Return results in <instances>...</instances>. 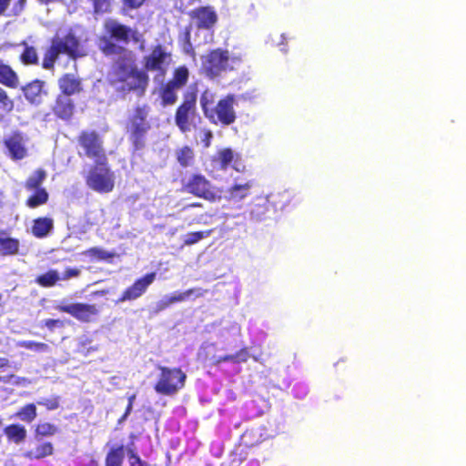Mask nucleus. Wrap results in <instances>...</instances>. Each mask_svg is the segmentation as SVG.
Returning a JSON list of instances; mask_svg holds the SVG:
<instances>
[{
  "instance_id": "obj_52",
  "label": "nucleus",
  "mask_w": 466,
  "mask_h": 466,
  "mask_svg": "<svg viewBox=\"0 0 466 466\" xmlns=\"http://www.w3.org/2000/svg\"><path fill=\"white\" fill-rule=\"evenodd\" d=\"M132 409H133V405L127 404L124 413H126V415H129L132 411Z\"/></svg>"
},
{
  "instance_id": "obj_40",
  "label": "nucleus",
  "mask_w": 466,
  "mask_h": 466,
  "mask_svg": "<svg viewBox=\"0 0 466 466\" xmlns=\"http://www.w3.org/2000/svg\"><path fill=\"white\" fill-rule=\"evenodd\" d=\"M15 102L8 93L0 86V111L8 114L14 110Z\"/></svg>"
},
{
  "instance_id": "obj_44",
  "label": "nucleus",
  "mask_w": 466,
  "mask_h": 466,
  "mask_svg": "<svg viewBox=\"0 0 466 466\" xmlns=\"http://www.w3.org/2000/svg\"><path fill=\"white\" fill-rule=\"evenodd\" d=\"M127 458L130 466H150L147 461L140 459L134 449H127Z\"/></svg>"
},
{
  "instance_id": "obj_54",
  "label": "nucleus",
  "mask_w": 466,
  "mask_h": 466,
  "mask_svg": "<svg viewBox=\"0 0 466 466\" xmlns=\"http://www.w3.org/2000/svg\"><path fill=\"white\" fill-rule=\"evenodd\" d=\"M38 3L40 4H49V3H52V2H55L56 0H36Z\"/></svg>"
},
{
  "instance_id": "obj_28",
  "label": "nucleus",
  "mask_w": 466,
  "mask_h": 466,
  "mask_svg": "<svg viewBox=\"0 0 466 466\" xmlns=\"http://www.w3.org/2000/svg\"><path fill=\"white\" fill-rule=\"evenodd\" d=\"M250 354L248 348H242L238 351H237L235 354H228L224 356H220L218 358H216L213 360V365L218 366L222 362H232L235 364L242 363L248 361L249 359Z\"/></svg>"
},
{
  "instance_id": "obj_14",
  "label": "nucleus",
  "mask_w": 466,
  "mask_h": 466,
  "mask_svg": "<svg viewBox=\"0 0 466 466\" xmlns=\"http://www.w3.org/2000/svg\"><path fill=\"white\" fill-rule=\"evenodd\" d=\"M274 198V194L255 198L250 203V218L256 221L268 218L277 210Z\"/></svg>"
},
{
  "instance_id": "obj_18",
  "label": "nucleus",
  "mask_w": 466,
  "mask_h": 466,
  "mask_svg": "<svg viewBox=\"0 0 466 466\" xmlns=\"http://www.w3.org/2000/svg\"><path fill=\"white\" fill-rule=\"evenodd\" d=\"M60 95L72 96L79 95L84 91L81 78L72 73L62 75L57 80Z\"/></svg>"
},
{
  "instance_id": "obj_36",
  "label": "nucleus",
  "mask_w": 466,
  "mask_h": 466,
  "mask_svg": "<svg viewBox=\"0 0 466 466\" xmlns=\"http://www.w3.org/2000/svg\"><path fill=\"white\" fill-rule=\"evenodd\" d=\"M234 159V153L232 149L227 147L219 150L215 158L214 161L218 164V168L220 170H227L229 167V165L232 163Z\"/></svg>"
},
{
  "instance_id": "obj_6",
  "label": "nucleus",
  "mask_w": 466,
  "mask_h": 466,
  "mask_svg": "<svg viewBox=\"0 0 466 466\" xmlns=\"http://www.w3.org/2000/svg\"><path fill=\"white\" fill-rule=\"evenodd\" d=\"M83 177L86 187L99 194L110 193L115 187V174L110 167L108 158L95 161Z\"/></svg>"
},
{
  "instance_id": "obj_31",
  "label": "nucleus",
  "mask_w": 466,
  "mask_h": 466,
  "mask_svg": "<svg viewBox=\"0 0 466 466\" xmlns=\"http://www.w3.org/2000/svg\"><path fill=\"white\" fill-rule=\"evenodd\" d=\"M176 158L182 167H187L194 164L195 152L189 146H183L175 152Z\"/></svg>"
},
{
  "instance_id": "obj_56",
  "label": "nucleus",
  "mask_w": 466,
  "mask_h": 466,
  "mask_svg": "<svg viewBox=\"0 0 466 466\" xmlns=\"http://www.w3.org/2000/svg\"><path fill=\"white\" fill-rule=\"evenodd\" d=\"M127 416H128V415H126V413H124V414L122 415V417L119 419V422H121V421L125 420L127 418Z\"/></svg>"
},
{
  "instance_id": "obj_47",
  "label": "nucleus",
  "mask_w": 466,
  "mask_h": 466,
  "mask_svg": "<svg viewBox=\"0 0 466 466\" xmlns=\"http://www.w3.org/2000/svg\"><path fill=\"white\" fill-rule=\"evenodd\" d=\"M147 0H123L124 5L129 9H137L141 7Z\"/></svg>"
},
{
  "instance_id": "obj_1",
  "label": "nucleus",
  "mask_w": 466,
  "mask_h": 466,
  "mask_svg": "<svg viewBox=\"0 0 466 466\" xmlns=\"http://www.w3.org/2000/svg\"><path fill=\"white\" fill-rule=\"evenodd\" d=\"M107 35L99 37L98 48L106 57L115 56L106 74L108 85L121 96L135 94L145 96L150 82L149 73L164 77L173 63L172 52L162 44L150 47L149 52L142 57V67L137 63L133 51L118 45L144 43L143 35L137 30L117 21L109 19L104 24Z\"/></svg>"
},
{
  "instance_id": "obj_45",
  "label": "nucleus",
  "mask_w": 466,
  "mask_h": 466,
  "mask_svg": "<svg viewBox=\"0 0 466 466\" xmlns=\"http://www.w3.org/2000/svg\"><path fill=\"white\" fill-rule=\"evenodd\" d=\"M44 326L50 331H53L56 328H64L65 321L59 319H46L44 320Z\"/></svg>"
},
{
  "instance_id": "obj_5",
  "label": "nucleus",
  "mask_w": 466,
  "mask_h": 466,
  "mask_svg": "<svg viewBox=\"0 0 466 466\" xmlns=\"http://www.w3.org/2000/svg\"><path fill=\"white\" fill-rule=\"evenodd\" d=\"M241 55L230 56L228 50L215 48L201 56V71L209 79L219 77L223 73L232 71L242 62Z\"/></svg>"
},
{
  "instance_id": "obj_34",
  "label": "nucleus",
  "mask_w": 466,
  "mask_h": 466,
  "mask_svg": "<svg viewBox=\"0 0 466 466\" xmlns=\"http://www.w3.org/2000/svg\"><path fill=\"white\" fill-rule=\"evenodd\" d=\"M37 416L35 403H27L21 407L15 414V417L26 423H31Z\"/></svg>"
},
{
  "instance_id": "obj_50",
  "label": "nucleus",
  "mask_w": 466,
  "mask_h": 466,
  "mask_svg": "<svg viewBox=\"0 0 466 466\" xmlns=\"http://www.w3.org/2000/svg\"><path fill=\"white\" fill-rule=\"evenodd\" d=\"M9 366V360L5 358L0 357V369L5 368Z\"/></svg>"
},
{
  "instance_id": "obj_41",
  "label": "nucleus",
  "mask_w": 466,
  "mask_h": 466,
  "mask_svg": "<svg viewBox=\"0 0 466 466\" xmlns=\"http://www.w3.org/2000/svg\"><path fill=\"white\" fill-rule=\"evenodd\" d=\"M22 348L26 350L46 352L49 350V346L45 342H38L34 340H25L19 344Z\"/></svg>"
},
{
  "instance_id": "obj_3",
  "label": "nucleus",
  "mask_w": 466,
  "mask_h": 466,
  "mask_svg": "<svg viewBox=\"0 0 466 466\" xmlns=\"http://www.w3.org/2000/svg\"><path fill=\"white\" fill-rule=\"evenodd\" d=\"M149 106L147 104L137 105L127 116L125 129L133 151L145 148L151 124L148 119Z\"/></svg>"
},
{
  "instance_id": "obj_27",
  "label": "nucleus",
  "mask_w": 466,
  "mask_h": 466,
  "mask_svg": "<svg viewBox=\"0 0 466 466\" xmlns=\"http://www.w3.org/2000/svg\"><path fill=\"white\" fill-rule=\"evenodd\" d=\"M254 186L252 180L243 184L235 183L228 190V198L231 200L239 201L247 198L250 194V189Z\"/></svg>"
},
{
  "instance_id": "obj_29",
  "label": "nucleus",
  "mask_w": 466,
  "mask_h": 466,
  "mask_svg": "<svg viewBox=\"0 0 466 466\" xmlns=\"http://www.w3.org/2000/svg\"><path fill=\"white\" fill-rule=\"evenodd\" d=\"M46 178V170L43 168H37L25 181V188L28 191L42 189V184Z\"/></svg>"
},
{
  "instance_id": "obj_53",
  "label": "nucleus",
  "mask_w": 466,
  "mask_h": 466,
  "mask_svg": "<svg viewBox=\"0 0 466 466\" xmlns=\"http://www.w3.org/2000/svg\"><path fill=\"white\" fill-rule=\"evenodd\" d=\"M202 204L200 202H194L188 205L190 208H202Z\"/></svg>"
},
{
  "instance_id": "obj_17",
  "label": "nucleus",
  "mask_w": 466,
  "mask_h": 466,
  "mask_svg": "<svg viewBox=\"0 0 466 466\" xmlns=\"http://www.w3.org/2000/svg\"><path fill=\"white\" fill-rule=\"evenodd\" d=\"M76 108V104L74 97L57 94L51 110L56 117L69 121L73 118Z\"/></svg>"
},
{
  "instance_id": "obj_42",
  "label": "nucleus",
  "mask_w": 466,
  "mask_h": 466,
  "mask_svg": "<svg viewBox=\"0 0 466 466\" xmlns=\"http://www.w3.org/2000/svg\"><path fill=\"white\" fill-rule=\"evenodd\" d=\"M37 404L45 407L47 410H55L60 406V397L53 396L51 398H44L38 400Z\"/></svg>"
},
{
  "instance_id": "obj_57",
  "label": "nucleus",
  "mask_w": 466,
  "mask_h": 466,
  "mask_svg": "<svg viewBox=\"0 0 466 466\" xmlns=\"http://www.w3.org/2000/svg\"><path fill=\"white\" fill-rule=\"evenodd\" d=\"M255 443H248V442H245V445L248 446V447H251L253 446Z\"/></svg>"
},
{
  "instance_id": "obj_26",
  "label": "nucleus",
  "mask_w": 466,
  "mask_h": 466,
  "mask_svg": "<svg viewBox=\"0 0 466 466\" xmlns=\"http://www.w3.org/2000/svg\"><path fill=\"white\" fill-rule=\"evenodd\" d=\"M19 240L10 238L4 230L0 231V253L2 256H14L18 253Z\"/></svg>"
},
{
  "instance_id": "obj_30",
  "label": "nucleus",
  "mask_w": 466,
  "mask_h": 466,
  "mask_svg": "<svg viewBox=\"0 0 466 466\" xmlns=\"http://www.w3.org/2000/svg\"><path fill=\"white\" fill-rule=\"evenodd\" d=\"M125 446H112L105 458V466H122L124 460Z\"/></svg>"
},
{
  "instance_id": "obj_35",
  "label": "nucleus",
  "mask_w": 466,
  "mask_h": 466,
  "mask_svg": "<svg viewBox=\"0 0 466 466\" xmlns=\"http://www.w3.org/2000/svg\"><path fill=\"white\" fill-rule=\"evenodd\" d=\"M59 431L58 427L51 422H40L35 425L34 434L35 437L42 439L45 437H51L56 435Z\"/></svg>"
},
{
  "instance_id": "obj_22",
  "label": "nucleus",
  "mask_w": 466,
  "mask_h": 466,
  "mask_svg": "<svg viewBox=\"0 0 466 466\" xmlns=\"http://www.w3.org/2000/svg\"><path fill=\"white\" fill-rule=\"evenodd\" d=\"M54 229V220L48 217H39L33 220L31 233L37 238L47 237Z\"/></svg>"
},
{
  "instance_id": "obj_8",
  "label": "nucleus",
  "mask_w": 466,
  "mask_h": 466,
  "mask_svg": "<svg viewBox=\"0 0 466 466\" xmlns=\"http://www.w3.org/2000/svg\"><path fill=\"white\" fill-rule=\"evenodd\" d=\"M157 369L159 374L154 390L157 394L174 396L185 387L187 374L180 368L158 365Z\"/></svg>"
},
{
  "instance_id": "obj_55",
  "label": "nucleus",
  "mask_w": 466,
  "mask_h": 466,
  "mask_svg": "<svg viewBox=\"0 0 466 466\" xmlns=\"http://www.w3.org/2000/svg\"><path fill=\"white\" fill-rule=\"evenodd\" d=\"M250 434H251V432H249V431H245V432H244V434H243V436H242V439H243V440H245V439H246V438H248Z\"/></svg>"
},
{
  "instance_id": "obj_9",
  "label": "nucleus",
  "mask_w": 466,
  "mask_h": 466,
  "mask_svg": "<svg viewBox=\"0 0 466 466\" xmlns=\"http://www.w3.org/2000/svg\"><path fill=\"white\" fill-rule=\"evenodd\" d=\"M189 71L186 66L174 69L172 77L162 83L157 88V96L163 107L175 105L178 98V91L188 82Z\"/></svg>"
},
{
  "instance_id": "obj_21",
  "label": "nucleus",
  "mask_w": 466,
  "mask_h": 466,
  "mask_svg": "<svg viewBox=\"0 0 466 466\" xmlns=\"http://www.w3.org/2000/svg\"><path fill=\"white\" fill-rule=\"evenodd\" d=\"M44 81L35 79L21 87L25 98L30 104H39L44 88Z\"/></svg>"
},
{
  "instance_id": "obj_49",
  "label": "nucleus",
  "mask_w": 466,
  "mask_h": 466,
  "mask_svg": "<svg viewBox=\"0 0 466 466\" xmlns=\"http://www.w3.org/2000/svg\"><path fill=\"white\" fill-rule=\"evenodd\" d=\"M185 41L188 46V50H187V52H192L193 53V48H192V45H191V42H190V31L188 29L186 30L185 32Z\"/></svg>"
},
{
  "instance_id": "obj_58",
  "label": "nucleus",
  "mask_w": 466,
  "mask_h": 466,
  "mask_svg": "<svg viewBox=\"0 0 466 466\" xmlns=\"http://www.w3.org/2000/svg\"><path fill=\"white\" fill-rule=\"evenodd\" d=\"M2 207H3V202H2V200L0 199V208H2Z\"/></svg>"
},
{
  "instance_id": "obj_43",
  "label": "nucleus",
  "mask_w": 466,
  "mask_h": 466,
  "mask_svg": "<svg viewBox=\"0 0 466 466\" xmlns=\"http://www.w3.org/2000/svg\"><path fill=\"white\" fill-rule=\"evenodd\" d=\"M93 5L95 14L108 13L111 10L110 0H90Z\"/></svg>"
},
{
  "instance_id": "obj_19",
  "label": "nucleus",
  "mask_w": 466,
  "mask_h": 466,
  "mask_svg": "<svg viewBox=\"0 0 466 466\" xmlns=\"http://www.w3.org/2000/svg\"><path fill=\"white\" fill-rule=\"evenodd\" d=\"M208 292L207 289H202L200 288H192L188 289L183 292H176L172 294L171 296L164 299L157 304V310H165L167 309L170 305L177 303V302H182L187 299L192 295L195 296V298H200L203 297Z\"/></svg>"
},
{
  "instance_id": "obj_2",
  "label": "nucleus",
  "mask_w": 466,
  "mask_h": 466,
  "mask_svg": "<svg viewBox=\"0 0 466 466\" xmlns=\"http://www.w3.org/2000/svg\"><path fill=\"white\" fill-rule=\"evenodd\" d=\"M199 103L204 116L211 124L230 126L237 119L234 94H228L216 102V94L206 88L200 94Z\"/></svg>"
},
{
  "instance_id": "obj_46",
  "label": "nucleus",
  "mask_w": 466,
  "mask_h": 466,
  "mask_svg": "<svg viewBox=\"0 0 466 466\" xmlns=\"http://www.w3.org/2000/svg\"><path fill=\"white\" fill-rule=\"evenodd\" d=\"M80 274L81 270L77 268H66L64 270L62 277H60V280H67L73 278H77L80 276Z\"/></svg>"
},
{
  "instance_id": "obj_10",
  "label": "nucleus",
  "mask_w": 466,
  "mask_h": 466,
  "mask_svg": "<svg viewBox=\"0 0 466 466\" xmlns=\"http://www.w3.org/2000/svg\"><path fill=\"white\" fill-rule=\"evenodd\" d=\"M181 189L209 202H215L219 198L212 183L200 173H193L187 179H183Z\"/></svg>"
},
{
  "instance_id": "obj_12",
  "label": "nucleus",
  "mask_w": 466,
  "mask_h": 466,
  "mask_svg": "<svg viewBox=\"0 0 466 466\" xmlns=\"http://www.w3.org/2000/svg\"><path fill=\"white\" fill-rule=\"evenodd\" d=\"M26 137L20 131H13L4 137L2 143L5 155L13 161H19L28 157Z\"/></svg>"
},
{
  "instance_id": "obj_37",
  "label": "nucleus",
  "mask_w": 466,
  "mask_h": 466,
  "mask_svg": "<svg viewBox=\"0 0 466 466\" xmlns=\"http://www.w3.org/2000/svg\"><path fill=\"white\" fill-rule=\"evenodd\" d=\"M25 48L20 55V61L24 65H37L38 64V55L36 49L34 46H27L24 43Z\"/></svg>"
},
{
  "instance_id": "obj_32",
  "label": "nucleus",
  "mask_w": 466,
  "mask_h": 466,
  "mask_svg": "<svg viewBox=\"0 0 466 466\" xmlns=\"http://www.w3.org/2000/svg\"><path fill=\"white\" fill-rule=\"evenodd\" d=\"M34 191L35 192L25 200L26 207L29 208H35L47 203L49 199V194L46 188Z\"/></svg>"
},
{
  "instance_id": "obj_25",
  "label": "nucleus",
  "mask_w": 466,
  "mask_h": 466,
  "mask_svg": "<svg viewBox=\"0 0 466 466\" xmlns=\"http://www.w3.org/2000/svg\"><path fill=\"white\" fill-rule=\"evenodd\" d=\"M4 434L8 441L19 444L26 439L27 431L24 425L12 423L4 428Z\"/></svg>"
},
{
  "instance_id": "obj_39",
  "label": "nucleus",
  "mask_w": 466,
  "mask_h": 466,
  "mask_svg": "<svg viewBox=\"0 0 466 466\" xmlns=\"http://www.w3.org/2000/svg\"><path fill=\"white\" fill-rule=\"evenodd\" d=\"M82 254L98 260H108L115 257V253L106 251L98 247L90 248L85 250Z\"/></svg>"
},
{
  "instance_id": "obj_11",
  "label": "nucleus",
  "mask_w": 466,
  "mask_h": 466,
  "mask_svg": "<svg viewBox=\"0 0 466 466\" xmlns=\"http://www.w3.org/2000/svg\"><path fill=\"white\" fill-rule=\"evenodd\" d=\"M76 141L83 149L84 156L89 159L99 161L108 158L100 135L95 130H82Z\"/></svg>"
},
{
  "instance_id": "obj_4",
  "label": "nucleus",
  "mask_w": 466,
  "mask_h": 466,
  "mask_svg": "<svg viewBox=\"0 0 466 466\" xmlns=\"http://www.w3.org/2000/svg\"><path fill=\"white\" fill-rule=\"evenodd\" d=\"M61 55H66L74 60L84 56L80 50V41L72 31L67 32L63 37L57 35L52 37L50 46L44 53L42 67L53 70Z\"/></svg>"
},
{
  "instance_id": "obj_7",
  "label": "nucleus",
  "mask_w": 466,
  "mask_h": 466,
  "mask_svg": "<svg viewBox=\"0 0 466 466\" xmlns=\"http://www.w3.org/2000/svg\"><path fill=\"white\" fill-rule=\"evenodd\" d=\"M198 92L190 90L183 93L182 101L177 106L174 115V121L181 133H188L197 128L201 122V116L197 107Z\"/></svg>"
},
{
  "instance_id": "obj_48",
  "label": "nucleus",
  "mask_w": 466,
  "mask_h": 466,
  "mask_svg": "<svg viewBox=\"0 0 466 466\" xmlns=\"http://www.w3.org/2000/svg\"><path fill=\"white\" fill-rule=\"evenodd\" d=\"M212 137H213L212 132L210 130H206L204 133V137L202 138V143L205 147H210Z\"/></svg>"
},
{
  "instance_id": "obj_15",
  "label": "nucleus",
  "mask_w": 466,
  "mask_h": 466,
  "mask_svg": "<svg viewBox=\"0 0 466 466\" xmlns=\"http://www.w3.org/2000/svg\"><path fill=\"white\" fill-rule=\"evenodd\" d=\"M156 273H147L142 278L137 279L130 287L126 289L116 302L131 301L140 298L147 289L149 285L154 281Z\"/></svg>"
},
{
  "instance_id": "obj_20",
  "label": "nucleus",
  "mask_w": 466,
  "mask_h": 466,
  "mask_svg": "<svg viewBox=\"0 0 466 466\" xmlns=\"http://www.w3.org/2000/svg\"><path fill=\"white\" fill-rule=\"evenodd\" d=\"M26 0H0V17H16L25 10Z\"/></svg>"
},
{
  "instance_id": "obj_51",
  "label": "nucleus",
  "mask_w": 466,
  "mask_h": 466,
  "mask_svg": "<svg viewBox=\"0 0 466 466\" xmlns=\"http://www.w3.org/2000/svg\"><path fill=\"white\" fill-rule=\"evenodd\" d=\"M136 398H137V395L135 393L129 395L128 398H127V400H128L127 404L133 405Z\"/></svg>"
},
{
  "instance_id": "obj_24",
  "label": "nucleus",
  "mask_w": 466,
  "mask_h": 466,
  "mask_svg": "<svg viewBox=\"0 0 466 466\" xmlns=\"http://www.w3.org/2000/svg\"><path fill=\"white\" fill-rule=\"evenodd\" d=\"M55 448L51 441H43L35 448L26 451L24 456L29 460H42L54 454Z\"/></svg>"
},
{
  "instance_id": "obj_13",
  "label": "nucleus",
  "mask_w": 466,
  "mask_h": 466,
  "mask_svg": "<svg viewBox=\"0 0 466 466\" xmlns=\"http://www.w3.org/2000/svg\"><path fill=\"white\" fill-rule=\"evenodd\" d=\"M56 309L62 313H67L76 320L83 323L93 321L98 314V309L95 304L76 302L72 304H58Z\"/></svg>"
},
{
  "instance_id": "obj_16",
  "label": "nucleus",
  "mask_w": 466,
  "mask_h": 466,
  "mask_svg": "<svg viewBox=\"0 0 466 466\" xmlns=\"http://www.w3.org/2000/svg\"><path fill=\"white\" fill-rule=\"evenodd\" d=\"M189 17L195 21L198 29H211L218 22V15L211 5L199 6L191 10Z\"/></svg>"
},
{
  "instance_id": "obj_23",
  "label": "nucleus",
  "mask_w": 466,
  "mask_h": 466,
  "mask_svg": "<svg viewBox=\"0 0 466 466\" xmlns=\"http://www.w3.org/2000/svg\"><path fill=\"white\" fill-rule=\"evenodd\" d=\"M0 84L15 89L19 86V77L17 73L7 64L0 59Z\"/></svg>"
},
{
  "instance_id": "obj_33",
  "label": "nucleus",
  "mask_w": 466,
  "mask_h": 466,
  "mask_svg": "<svg viewBox=\"0 0 466 466\" xmlns=\"http://www.w3.org/2000/svg\"><path fill=\"white\" fill-rule=\"evenodd\" d=\"M60 280L59 273L56 269H49L46 273L35 278V283L42 288H51L56 285Z\"/></svg>"
},
{
  "instance_id": "obj_38",
  "label": "nucleus",
  "mask_w": 466,
  "mask_h": 466,
  "mask_svg": "<svg viewBox=\"0 0 466 466\" xmlns=\"http://www.w3.org/2000/svg\"><path fill=\"white\" fill-rule=\"evenodd\" d=\"M213 232V229H208L205 231H194V232H188L185 237L183 240L184 246H192L203 238H206L209 237Z\"/></svg>"
}]
</instances>
